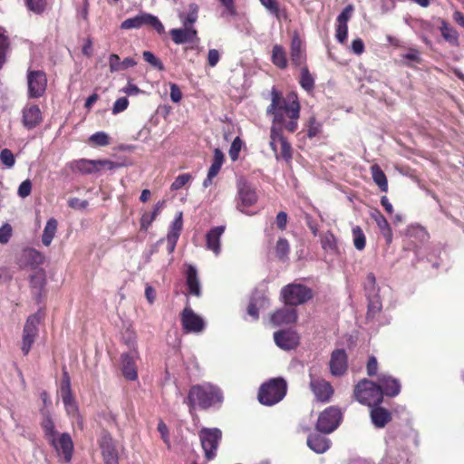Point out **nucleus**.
<instances>
[{
  "mask_svg": "<svg viewBox=\"0 0 464 464\" xmlns=\"http://www.w3.org/2000/svg\"><path fill=\"white\" fill-rule=\"evenodd\" d=\"M222 401L223 393L220 388L209 382L192 385L185 401L191 416L196 415L197 408L207 411L211 407L220 405Z\"/></svg>",
  "mask_w": 464,
  "mask_h": 464,
  "instance_id": "1",
  "label": "nucleus"
},
{
  "mask_svg": "<svg viewBox=\"0 0 464 464\" xmlns=\"http://www.w3.org/2000/svg\"><path fill=\"white\" fill-rule=\"evenodd\" d=\"M271 103L266 113L273 116H299L300 103L296 92H290L285 96L276 88L270 92Z\"/></svg>",
  "mask_w": 464,
  "mask_h": 464,
  "instance_id": "2",
  "label": "nucleus"
},
{
  "mask_svg": "<svg viewBox=\"0 0 464 464\" xmlns=\"http://www.w3.org/2000/svg\"><path fill=\"white\" fill-rule=\"evenodd\" d=\"M285 118H274L270 131V147L277 160L282 159L290 164L293 159V147L283 134Z\"/></svg>",
  "mask_w": 464,
  "mask_h": 464,
  "instance_id": "3",
  "label": "nucleus"
},
{
  "mask_svg": "<svg viewBox=\"0 0 464 464\" xmlns=\"http://www.w3.org/2000/svg\"><path fill=\"white\" fill-rule=\"evenodd\" d=\"M287 389V382L283 377L271 378L259 387L258 401L265 406H273L285 397Z\"/></svg>",
  "mask_w": 464,
  "mask_h": 464,
  "instance_id": "4",
  "label": "nucleus"
},
{
  "mask_svg": "<svg viewBox=\"0 0 464 464\" xmlns=\"http://www.w3.org/2000/svg\"><path fill=\"white\" fill-rule=\"evenodd\" d=\"M354 399L361 404L369 407L379 405L383 401V392L377 383L368 380H361L353 389Z\"/></svg>",
  "mask_w": 464,
  "mask_h": 464,
  "instance_id": "5",
  "label": "nucleus"
},
{
  "mask_svg": "<svg viewBox=\"0 0 464 464\" xmlns=\"http://www.w3.org/2000/svg\"><path fill=\"white\" fill-rule=\"evenodd\" d=\"M281 297L289 306L303 304L314 297L311 288L302 284H289L281 289Z\"/></svg>",
  "mask_w": 464,
  "mask_h": 464,
  "instance_id": "6",
  "label": "nucleus"
},
{
  "mask_svg": "<svg viewBox=\"0 0 464 464\" xmlns=\"http://www.w3.org/2000/svg\"><path fill=\"white\" fill-rule=\"evenodd\" d=\"M342 418L341 410L338 407L330 406L320 413L316 430L324 434L331 433L340 425Z\"/></svg>",
  "mask_w": 464,
  "mask_h": 464,
  "instance_id": "7",
  "label": "nucleus"
},
{
  "mask_svg": "<svg viewBox=\"0 0 464 464\" xmlns=\"http://www.w3.org/2000/svg\"><path fill=\"white\" fill-rule=\"evenodd\" d=\"M222 432L220 430L214 428H203L199 432V439L205 457L208 460H211L216 456L218 443L221 440Z\"/></svg>",
  "mask_w": 464,
  "mask_h": 464,
  "instance_id": "8",
  "label": "nucleus"
},
{
  "mask_svg": "<svg viewBox=\"0 0 464 464\" xmlns=\"http://www.w3.org/2000/svg\"><path fill=\"white\" fill-rule=\"evenodd\" d=\"M180 323L184 334H200L206 328L204 319L187 305L180 313Z\"/></svg>",
  "mask_w": 464,
  "mask_h": 464,
  "instance_id": "9",
  "label": "nucleus"
},
{
  "mask_svg": "<svg viewBox=\"0 0 464 464\" xmlns=\"http://www.w3.org/2000/svg\"><path fill=\"white\" fill-rule=\"evenodd\" d=\"M237 208L244 212L243 208L254 206L258 199L256 188L246 180L241 179L237 181Z\"/></svg>",
  "mask_w": 464,
  "mask_h": 464,
  "instance_id": "10",
  "label": "nucleus"
},
{
  "mask_svg": "<svg viewBox=\"0 0 464 464\" xmlns=\"http://www.w3.org/2000/svg\"><path fill=\"white\" fill-rule=\"evenodd\" d=\"M309 388L318 402L327 403L334 394L333 385L322 377L311 376Z\"/></svg>",
  "mask_w": 464,
  "mask_h": 464,
  "instance_id": "11",
  "label": "nucleus"
},
{
  "mask_svg": "<svg viewBox=\"0 0 464 464\" xmlns=\"http://www.w3.org/2000/svg\"><path fill=\"white\" fill-rule=\"evenodd\" d=\"M40 323V316L38 314L30 315L24 327L22 352L24 355L28 354L31 350L32 344L34 343L38 335V324Z\"/></svg>",
  "mask_w": 464,
  "mask_h": 464,
  "instance_id": "12",
  "label": "nucleus"
},
{
  "mask_svg": "<svg viewBox=\"0 0 464 464\" xmlns=\"http://www.w3.org/2000/svg\"><path fill=\"white\" fill-rule=\"evenodd\" d=\"M27 84L30 97L39 98L43 96L47 86L46 74L43 71H28Z\"/></svg>",
  "mask_w": 464,
  "mask_h": 464,
  "instance_id": "13",
  "label": "nucleus"
},
{
  "mask_svg": "<svg viewBox=\"0 0 464 464\" xmlns=\"http://www.w3.org/2000/svg\"><path fill=\"white\" fill-rule=\"evenodd\" d=\"M139 353L137 349H131L121 355V371L123 377L128 381L138 379L137 360Z\"/></svg>",
  "mask_w": 464,
  "mask_h": 464,
  "instance_id": "14",
  "label": "nucleus"
},
{
  "mask_svg": "<svg viewBox=\"0 0 464 464\" xmlns=\"http://www.w3.org/2000/svg\"><path fill=\"white\" fill-rule=\"evenodd\" d=\"M329 369L333 376L340 377L344 375L348 370V355L344 349H335L332 352Z\"/></svg>",
  "mask_w": 464,
  "mask_h": 464,
  "instance_id": "15",
  "label": "nucleus"
},
{
  "mask_svg": "<svg viewBox=\"0 0 464 464\" xmlns=\"http://www.w3.org/2000/svg\"><path fill=\"white\" fill-rule=\"evenodd\" d=\"M51 445L55 449L58 454H62L66 462H70L73 452V442L69 433H62L61 435L51 438L49 440Z\"/></svg>",
  "mask_w": 464,
  "mask_h": 464,
  "instance_id": "16",
  "label": "nucleus"
},
{
  "mask_svg": "<svg viewBox=\"0 0 464 464\" xmlns=\"http://www.w3.org/2000/svg\"><path fill=\"white\" fill-rule=\"evenodd\" d=\"M274 341L281 349L289 351L299 345L300 336L293 330H279L274 334Z\"/></svg>",
  "mask_w": 464,
  "mask_h": 464,
  "instance_id": "17",
  "label": "nucleus"
},
{
  "mask_svg": "<svg viewBox=\"0 0 464 464\" xmlns=\"http://www.w3.org/2000/svg\"><path fill=\"white\" fill-rule=\"evenodd\" d=\"M290 61L295 67L306 65V53L303 48V43L300 36L295 34L291 40L290 45Z\"/></svg>",
  "mask_w": 464,
  "mask_h": 464,
  "instance_id": "18",
  "label": "nucleus"
},
{
  "mask_svg": "<svg viewBox=\"0 0 464 464\" xmlns=\"http://www.w3.org/2000/svg\"><path fill=\"white\" fill-rule=\"evenodd\" d=\"M100 447L104 464H116L115 445L111 435L103 431L100 439Z\"/></svg>",
  "mask_w": 464,
  "mask_h": 464,
  "instance_id": "19",
  "label": "nucleus"
},
{
  "mask_svg": "<svg viewBox=\"0 0 464 464\" xmlns=\"http://www.w3.org/2000/svg\"><path fill=\"white\" fill-rule=\"evenodd\" d=\"M169 34L176 44L198 42V32L194 27L172 29Z\"/></svg>",
  "mask_w": 464,
  "mask_h": 464,
  "instance_id": "20",
  "label": "nucleus"
},
{
  "mask_svg": "<svg viewBox=\"0 0 464 464\" xmlns=\"http://www.w3.org/2000/svg\"><path fill=\"white\" fill-rule=\"evenodd\" d=\"M297 320V313L295 308L284 307L271 314L270 321L276 326L290 324Z\"/></svg>",
  "mask_w": 464,
  "mask_h": 464,
  "instance_id": "21",
  "label": "nucleus"
},
{
  "mask_svg": "<svg viewBox=\"0 0 464 464\" xmlns=\"http://www.w3.org/2000/svg\"><path fill=\"white\" fill-rule=\"evenodd\" d=\"M75 168L82 173H92L103 169H111L113 163L110 160H81L75 163Z\"/></svg>",
  "mask_w": 464,
  "mask_h": 464,
  "instance_id": "22",
  "label": "nucleus"
},
{
  "mask_svg": "<svg viewBox=\"0 0 464 464\" xmlns=\"http://www.w3.org/2000/svg\"><path fill=\"white\" fill-rule=\"evenodd\" d=\"M370 416L375 428H384L392 419V413L379 405L372 406Z\"/></svg>",
  "mask_w": 464,
  "mask_h": 464,
  "instance_id": "23",
  "label": "nucleus"
},
{
  "mask_svg": "<svg viewBox=\"0 0 464 464\" xmlns=\"http://www.w3.org/2000/svg\"><path fill=\"white\" fill-rule=\"evenodd\" d=\"M377 385L383 392V395L385 394L389 397H394L398 395L401 391V385L398 380L387 374H381L378 377Z\"/></svg>",
  "mask_w": 464,
  "mask_h": 464,
  "instance_id": "24",
  "label": "nucleus"
},
{
  "mask_svg": "<svg viewBox=\"0 0 464 464\" xmlns=\"http://www.w3.org/2000/svg\"><path fill=\"white\" fill-rule=\"evenodd\" d=\"M224 160L223 152L219 149H215L212 163L208 169L207 178L203 181L204 188H208L213 183V179L220 171Z\"/></svg>",
  "mask_w": 464,
  "mask_h": 464,
  "instance_id": "25",
  "label": "nucleus"
},
{
  "mask_svg": "<svg viewBox=\"0 0 464 464\" xmlns=\"http://www.w3.org/2000/svg\"><path fill=\"white\" fill-rule=\"evenodd\" d=\"M225 231L224 226H218L211 228L206 235V246L215 255L220 253V237Z\"/></svg>",
  "mask_w": 464,
  "mask_h": 464,
  "instance_id": "26",
  "label": "nucleus"
},
{
  "mask_svg": "<svg viewBox=\"0 0 464 464\" xmlns=\"http://www.w3.org/2000/svg\"><path fill=\"white\" fill-rule=\"evenodd\" d=\"M186 285L189 295L197 297L201 295V286L198 276V271L196 267L191 265L188 266L187 269Z\"/></svg>",
  "mask_w": 464,
  "mask_h": 464,
  "instance_id": "27",
  "label": "nucleus"
},
{
  "mask_svg": "<svg viewBox=\"0 0 464 464\" xmlns=\"http://www.w3.org/2000/svg\"><path fill=\"white\" fill-rule=\"evenodd\" d=\"M140 26L155 30L159 34L165 33V28L160 19L151 14L141 12L139 14Z\"/></svg>",
  "mask_w": 464,
  "mask_h": 464,
  "instance_id": "28",
  "label": "nucleus"
},
{
  "mask_svg": "<svg viewBox=\"0 0 464 464\" xmlns=\"http://www.w3.org/2000/svg\"><path fill=\"white\" fill-rule=\"evenodd\" d=\"M371 217L376 222V225L386 243L388 245L391 244L392 241V230L385 217L378 209H375L374 212L372 213Z\"/></svg>",
  "mask_w": 464,
  "mask_h": 464,
  "instance_id": "29",
  "label": "nucleus"
},
{
  "mask_svg": "<svg viewBox=\"0 0 464 464\" xmlns=\"http://www.w3.org/2000/svg\"><path fill=\"white\" fill-rule=\"evenodd\" d=\"M307 445L314 452L324 453L330 448L331 441L323 435L314 434L308 436Z\"/></svg>",
  "mask_w": 464,
  "mask_h": 464,
  "instance_id": "30",
  "label": "nucleus"
},
{
  "mask_svg": "<svg viewBox=\"0 0 464 464\" xmlns=\"http://www.w3.org/2000/svg\"><path fill=\"white\" fill-rule=\"evenodd\" d=\"M322 248L330 254H339L337 238L331 231H326L320 236Z\"/></svg>",
  "mask_w": 464,
  "mask_h": 464,
  "instance_id": "31",
  "label": "nucleus"
},
{
  "mask_svg": "<svg viewBox=\"0 0 464 464\" xmlns=\"http://www.w3.org/2000/svg\"><path fill=\"white\" fill-rule=\"evenodd\" d=\"M271 62L277 68L284 70L287 68L288 62L286 53L280 44H275L272 49Z\"/></svg>",
  "mask_w": 464,
  "mask_h": 464,
  "instance_id": "32",
  "label": "nucleus"
},
{
  "mask_svg": "<svg viewBox=\"0 0 464 464\" xmlns=\"http://www.w3.org/2000/svg\"><path fill=\"white\" fill-rule=\"evenodd\" d=\"M60 394L64 406L75 401L72 394L70 376L66 371L63 373Z\"/></svg>",
  "mask_w": 464,
  "mask_h": 464,
  "instance_id": "33",
  "label": "nucleus"
},
{
  "mask_svg": "<svg viewBox=\"0 0 464 464\" xmlns=\"http://www.w3.org/2000/svg\"><path fill=\"white\" fill-rule=\"evenodd\" d=\"M164 201H159L155 207L152 212H145L141 216L140 218V230L147 231L150 227V226L152 224V222L156 219L158 215L160 213V210L163 207Z\"/></svg>",
  "mask_w": 464,
  "mask_h": 464,
  "instance_id": "34",
  "label": "nucleus"
},
{
  "mask_svg": "<svg viewBox=\"0 0 464 464\" xmlns=\"http://www.w3.org/2000/svg\"><path fill=\"white\" fill-rule=\"evenodd\" d=\"M371 173H372L373 181L378 185L379 188L382 192H387L388 181H387L386 175L382 171L381 167L377 164L372 165L371 167Z\"/></svg>",
  "mask_w": 464,
  "mask_h": 464,
  "instance_id": "35",
  "label": "nucleus"
},
{
  "mask_svg": "<svg viewBox=\"0 0 464 464\" xmlns=\"http://www.w3.org/2000/svg\"><path fill=\"white\" fill-rule=\"evenodd\" d=\"M262 5L280 22L282 18L287 17L286 11L281 10L276 0H259Z\"/></svg>",
  "mask_w": 464,
  "mask_h": 464,
  "instance_id": "36",
  "label": "nucleus"
},
{
  "mask_svg": "<svg viewBox=\"0 0 464 464\" xmlns=\"http://www.w3.org/2000/svg\"><path fill=\"white\" fill-rule=\"evenodd\" d=\"M299 83L301 87L308 92H312L314 88V78L311 74L307 65L300 68Z\"/></svg>",
  "mask_w": 464,
  "mask_h": 464,
  "instance_id": "37",
  "label": "nucleus"
},
{
  "mask_svg": "<svg viewBox=\"0 0 464 464\" xmlns=\"http://www.w3.org/2000/svg\"><path fill=\"white\" fill-rule=\"evenodd\" d=\"M440 32L442 37L453 46L459 45V34L458 32L446 21L441 22Z\"/></svg>",
  "mask_w": 464,
  "mask_h": 464,
  "instance_id": "38",
  "label": "nucleus"
},
{
  "mask_svg": "<svg viewBox=\"0 0 464 464\" xmlns=\"http://www.w3.org/2000/svg\"><path fill=\"white\" fill-rule=\"evenodd\" d=\"M290 245L286 238L279 237L275 246V255L278 260L285 262L288 259Z\"/></svg>",
  "mask_w": 464,
  "mask_h": 464,
  "instance_id": "39",
  "label": "nucleus"
},
{
  "mask_svg": "<svg viewBox=\"0 0 464 464\" xmlns=\"http://www.w3.org/2000/svg\"><path fill=\"white\" fill-rule=\"evenodd\" d=\"M57 221L54 218H50L45 225L44 233L42 236V242L44 246H48L52 243V240L57 230Z\"/></svg>",
  "mask_w": 464,
  "mask_h": 464,
  "instance_id": "40",
  "label": "nucleus"
},
{
  "mask_svg": "<svg viewBox=\"0 0 464 464\" xmlns=\"http://www.w3.org/2000/svg\"><path fill=\"white\" fill-rule=\"evenodd\" d=\"M44 419L41 423V426L44 431L45 436L47 437L48 440H51V438H53L55 436H58L57 431L55 430L54 423L52 420V417L49 412L43 411Z\"/></svg>",
  "mask_w": 464,
  "mask_h": 464,
  "instance_id": "41",
  "label": "nucleus"
},
{
  "mask_svg": "<svg viewBox=\"0 0 464 464\" xmlns=\"http://www.w3.org/2000/svg\"><path fill=\"white\" fill-rule=\"evenodd\" d=\"M352 232L354 247L359 251L363 250L366 246V237L362 229L359 226H356L353 227Z\"/></svg>",
  "mask_w": 464,
  "mask_h": 464,
  "instance_id": "42",
  "label": "nucleus"
},
{
  "mask_svg": "<svg viewBox=\"0 0 464 464\" xmlns=\"http://www.w3.org/2000/svg\"><path fill=\"white\" fill-rule=\"evenodd\" d=\"M182 228H183V214L180 211L177 214L173 222L171 223V226H170L168 235L179 237Z\"/></svg>",
  "mask_w": 464,
  "mask_h": 464,
  "instance_id": "43",
  "label": "nucleus"
},
{
  "mask_svg": "<svg viewBox=\"0 0 464 464\" xmlns=\"http://www.w3.org/2000/svg\"><path fill=\"white\" fill-rule=\"evenodd\" d=\"M122 341L127 346L131 349H136V333L130 324L126 327V330L122 333Z\"/></svg>",
  "mask_w": 464,
  "mask_h": 464,
  "instance_id": "44",
  "label": "nucleus"
},
{
  "mask_svg": "<svg viewBox=\"0 0 464 464\" xmlns=\"http://www.w3.org/2000/svg\"><path fill=\"white\" fill-rule=\"evenodd\" d=\"M27 8L36 14H41L44 12L47 6L46 0H25Z\"/></svg>",
  "mask_w": 464,
  "mask_h": 464,
  "instance_id": "45",
  "label": "nucleus"
},
{
  "mask_svg": "<svg viewBox=\"0 0 464 464\" xmlns=\"http://www.w3.org/2000/svg\"><path fill=\"white\" fill-rule=\"evenodd\" d=\"M198 6L196 4H190L188 12L183 19L184 27H190L198 19Z\"/></svg>",
  "mask_w": 464,
  "mask_h": 464,
  "instance_id": "46",
  "label": "nucleus"
},
{
  "mask_svg": "<svg viewBox=\"0 0 464 464\" xmlns=\"http://www.w3.org/2000/svg\"><path fill=\"white\" fill-rule=\"evenodd\" d=\"M143 59L150 63L153 68L163 72L165 71V67L162 63V62L156 57L150 51H144L142 53Z\"/></svg>",
  "mask_w": 464,
  "mask_h": 464,
  "instance_id": "47",
  "label": "nucleus"
},
{
  "mask_svg": "<svg viewBox=\"0 0 464 464\" xmlns=\"http://www.w3.org/2000/svg\"><path fill=\"white\" fill-rule=\"evenodd\" d=\"M10 43L6 35L0 33V69L6 60V53L9 50Z\"/></svg>",
  "mask_w": 464,
  "mask_h": 464,
  "instance_id": "48",
  "label": "nucleus"
},
{
  "mask_svg": "<svg viewBox=\"0 0 464 464\" xmlns=\"http://www.w3.org/2000/svg\"><path fill=\"white\" fill-rule=\"evenodd\" d=\"M89 142L92 145L105 146L109 143V137L105 132L99 131L89 138Z\"/></svg>",
  "mask_w": 464,
  "mask_h": 464,
  "instance_id": "49",
  "label": "nucleus"
},
{
  "mask_svg": "<svg viewBox=\"0 0 464 464\" xmlns=\"http://www.w3.org/2000/svg\"><path fill=\"white\" fill-rule=\"evenodd\" d=\"M191 179L192 176L189 173L179 175L170 186L171 190H179L182 188L188 182L191 180Z\"/></svg>",
  "mask_w": 464,
  "mask_h": 464,
  "instance_id": "50",
  "label": "nucleus"
},
{
  "mask_svg": "<svg viewBox=\"0 0 464 464\" xmlns=\"http://www.w3.org/2000/svg\"><path fill=\"white\" fill-rule=\"evenodd\" d=\"M242 145H243V141L239 137H237L233 140V142L230 146L229 151H228L229 157L232 161L237 160Z\"/></svg>",
  "mask_w": 464,
  "mask_h": 464,
  "instance_id": "51",
  "label": "nucleus"
},
{
  "mask_svg": "<svg viewBox=\"0 0 464 464\" xmlns=\"http://www.w3.org/2000/svg\"><path fill=\"white\" fill-rule=\"evenodd\" d=\"M322 131V126L315 121V118H310L307 123V137L314 138Z\"/></svg>",
  "mask_w": 464,
  "mask_h": 464,
  "instance_id": "52",
  "label": "nucleus"
},
{
  "mask_svg": "<svg viewBox=\"0 0 464 464\" xmlns=\"http://www.w3.org/2000/svg\"><path fill=\"white\" fill-rule=\"evenodd\" d=\"M353 10L354 8L353 5H348L347 6H345L342 13L336 18L337 24H348V22L352 17Z\"/></svg>",
  "mask_w": 464,
  "mask_h": 464,
  "instance_id": "53",
  "label": "nucleus"
},
{
  "mask_svg": "<svg viewBox=\"0 0 464 464\" xmlns=\"http://www.w3.org/2000/svg\"><path fill=\"white\" fill-rule=\"evenodd\" d=\"M0 160L7 168H12L15 163L14 156L8 149L2 150L0 152Z\"/></svg>",
  "mask_w": 464,
  "mask_h": 464,
  "instance_id": "54",
  "label": "nucleus"
},
{
  "mask_svg": "<svg viewBox=\"0 0 464 464\" xmlns=\"http://www.w3.org/2000/svg\"><path fill=\"white\" fill-rule=\"evenodd\" d=\"M157 430L160 433V437H161L162 440L167 445V447L169 449L170 448L169 431L168 426L162 420H160L159 421Z\"/></svg>",
  "mask_w": 464,
  "mask_h": 464,
  "instance_id": "55",
  "label": "nucleus"
},
{
  "mask_svg": "<svg viewBox=\"0 0 464 464\" xmlns=\"http://www.w3.org/2000/svg\"><path fill=\"white\" fill-rule=\"evenodd\" d=\"M347 36H348V24H337L336 32H335L336 40L341 44H344L347 39Z\"/></svg>",
  "mask_w": 464,
  "mask_h": 464,
  "instance_id": "56",
  "label": "nucleus"
},
{
  "mask_svg": "<svg viewBox=\"0 0 464 464\" xmlns=\"http://www.w3.org/2000/svg\"><path fill=\"white\" fill-rule=\"evenodd\" d=\"M121 28L125 29V30L140 28V22H139V15L137 14L134 17H130V18H128L125 21H123L121 24Z\"/></svg>",
  "mask_w": 464,
  "mask_h": 464,
  "instance_id": "57",
  "label": "nucleus"
},
{
  "mask_svg": "<svg viewBox=\"0 0 464 464\" xmlns=\"http://www.w3.org/2000/svg\"><path fill=\"white\" fill-rule=\"evenodd\" d=\"M12 236V227L5 224L0 227V243L6 244Z\"/></svg>",
  "mask_w": 464,
  "mask_h": 464,
  "instance_id": "58",
  "label": "nucleus"
},
{
  "mask_svg": "<svg viewBox=\"0 0 464 464\" xmlns=\"http://www.w3.org/2000/svg\"><path fill=\"white\" fill-rule=\"evenodd\" d=\"M32 190V183L29 179L23 181L18 188V195L21 198H26L30 195Z\"/></svg>",
  "mask_w": 464,
  "mask_h": 464,
  "instance_id": "59",
  "label": "nucleus"
},
{
  "mask_svg": "<svg viewBox=\"0 0 464 464\" xmlns=\"http://www.w3.org/2000/svg\"><path fill=\"white\" fill-rule=\"evenodd\" d=\"M366 370H367V374L369 376L376 375L377 370H378V362H377V359L374 356H371L368 359Z\"/></svg>",
  "mask_w": 464,
  "mask_h": 464,
  "instance_id": "60",
  "label": "nucleus"
},
{
  "mask_svg": "<svg viewBox=\"0 0 464 464\" xmlns=\"http://www.w3.org/2000/svg\"><path fill=\"white\" fill-rule=\"evenodd\" d=\"M41 113L42 111L36 104H28L23 111V116H40Z\"/></svg>",
  "mask_w": 464,
  "mask_h": 464,
  "instance_id": "61",
  "label": "nucleus"
},
{
  "mask_svg": "<svg viewBox=\"0 0 464 464\" xmlns=\"http://www.w3.org/2000/svg\"><path fill=\"white\" fill-rule=\"evenodd\" d=\"M220 54L218 50L210 49L208 53V64L210 67H215L219 62Z\"/></svg>",
  "mask_w": 464,
  "mask_h": 464,
  "instance_id": "62",
  "label": "nucleus"
},
{
  "mask_svg": "<svg viewBox=\"0 0 464 464\" xmlns=\"http://www.w3.org/2000/svg\"><path fill=\"white\" fill-rule=\"evenodd\" d=\"M68 205L70 208L74 209H84L88 206V201L81 200L77 198H72L68 200Z\"/></svg>",
  "mask_w": 464,
  "mask_h": 464,
  "instance_id": "63",
  "label": "nucleus"
},
{
  "mask_svg": "<svg viewBox=\"0 0 464 464\" xmlns=\"http://www.w3.org/2000/svg\"><path fill=\"white\" fill-rule=\"evenodd\" d=\"M352 51L357 55H361L364 52V44L361 38L354 39L352 42Z\"/></svg>",
  "mask_w": 464,
  "mask_h": 464,
  "instance_id": "64",
  "label": "nucleus"
}]
</instances>
